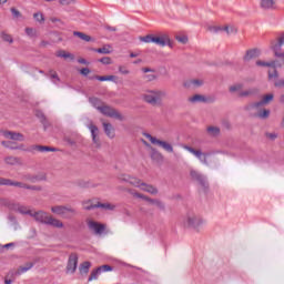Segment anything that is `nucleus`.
<instances>
[{
  "instance_id": "obj_26",
  "label": "nucleus",
  "mask_w": 284,
  "mask_h": 284,
  "mask_svg": "<svg viewBox=\"0 0 284 284\" xmlns=\"http://www.w3.org/2000/svg\"><path fill=\"white\" fill-rule=\"evenodd\" d=\"M90 81H94V79H97V81H114L116 79L115 75H91L89 77Z\"/></svg>"
},
{
  "instance_id": "obj_9",
  "label": "nucleus",
  "mask_w": 284,
  "mask_h": 284,
  "mask_svg": "<svg viewBox=\"0 0 284 284\" xmlns=\"http://www.w3.org/2000/svg\"><path fill=\"white\" fill-rule=\"evenodd\" d=\"M185 223L189 227L196 230L203 225V219L200 215H196V213H189Z\"/></svg>"
},
{
  "instance_id": "obj_29",
  "label": "nucleus",
  "mask_w": 284,
  "mask_h": 284,
  "mask_svg": "<svg viewBox=\"0 0 284 284\" xmlns=\"http://www.w3.org/2000/svg\"><path fill=\"white\" fill-rule=\"evenodd\" d=\"M255 94H258V89L253 88V89H248L246 91H242L239 93V97L241 98H245V97H255Z\"/></svg>"
},
{
  "instance_id": "obj_17",
  "label": "nucleus",
  "mask_w": 284,
  "mask_h": 284,
  "mask_svg": "<svg viewBox=\"0 0 284 284\" xmlns=\"http://www.w3.org/2000/svg\"><path fill=\"white\" fill-rule=\"evenodd\" d=\"M140 189L142 190V192H148L149 194H152L153 196H155V194H159V189H156V186H154L152 184H148L145 182L141 183Z\"/></svg>"
},
{
  "instance_id": "obj_56",
  "label": "nucleus",
  "mask_w": 284,
  "mask_h": 284,
  "mask_svg": "<svg viewBox=\"0 0 284 284\" xmlns=\"http://www.w3.org/2000/svg\"><path fill=\"white\" fill-rule=\"evenodd\" d=\"M130 176H131V175L122 174V175H120L119 180H120L122 183H130Z\"/></svg>"
},
{
  "instance_id": "obj_64",
  "label": "nucleus",
  "mask_w": 284,
  "mask_h": 284,
  "mask_svg": "<svg viewBox=\"0 0 284 284\" xmlns=\"http://www.w3.org/2000/svg\"><path fill=\"white\" fill-rule=\"evenodd\" d=\"M277 44L278 45H284V33H282V36L278 38Z\"/></svg>"
},
{
  "instance_id": "obj_10",
  "label": "nucleus",
  "mask_w": 284,
  "mask_h": 284,
  "mask_svg": "<svg viewBox=\"0 0 284 284\" xmlns=\"http://www.w3.org/2000/svg\"><path fill=\"white\" fill-rule=\"evenodd\" d=\"M77 265H79V256L77 253H72L69 256V261L67 264V274H74L77 272Z\"/></svg>"
},
{
  "instance_id": "obj_31",
  "label": "nucleus",
  "mask_w": 284,
  "mask_h": 284,
  "mask_svg": "<svg viewBox=\"0 0 284 284\" xmlns=\"http://www.w3.org/2000/svg\"><path fill=\"white\" fill-rule=\"evenodd\" d=\"M73 37H78L82 41H87V42L94 41V39H92V37L88 36L81 31H74Z\"/></svg>"
},
{
  "instance_id": "obj_46",
  "label": "nucleus",
  "mask_w": 284,
  "mask_h": 284,
  "mask_svg": "<svg viewBox=\"0 0 284 284\" xmlns=\"http://www.w3.org/2000/svg\"><path fill=\"white\" fill-rule=\"evenodd\" d=\"M93 52H98L99 54H110V47H103V48H99V49H92Z\"/></svg>"
},
{
  "instance_id": "obj_13",
  "label": "nucleus",
  "mask_w": 284,
  "mask_h": 284,
  "mask_svg": "<svg viewBox=\"0 0 284 284\" xmlns=\"http://www.w3.org/2000/svg\"><path fill=\"white\" fill-rule=\"evenodd\" d=\"M90 132H91V136H92V141L95 145V148H101V140L99 139V126L94 125V123H90L88 125Z\"/></svg>"
},
{
  "instance_id": "obj_14",
  "label": "nucleus",
  "mask_w": 284,
  "mask_h": 284,
  "mask_svg": "<svg viewBox=\"0 0 284 284\" xmlns=\"http://www.w3.org/2000/svg\"><path fill=\"white\" fill-rule=\"evenodd\" d=\"M2 136H4V139H10L11 141H26V135L14 131H2Z\"/></svg>"
},
{
  "instance_id": "obj_3",
  "label": "nucleus",
  "mask_w": 284,
  "mask_h": 284,
  "mask_svg": "<svg viewBox=\"0 0 284 284\" xmlns=\"http://www.w3.org/2000/svg\"><path fill=\"white\" fill-rule=\"evenodd\" d=\"M165 97H168V93L165 91L150 90L142 95V99L143 101H145V103H149L150 105H161Z\"/></svg>"
},
{
  "instance_id": "obj_47",
  "label": "nucleus",
  "mask_w": 284,
  "mask_h": 284,
  "mask_svg": "<svg viewBox=\"0 0 284 284\" xmlns=\"http://www.w3.org/2000/svg\"><path fill=\"white\" fill-rule=\"evenodd\" d=\"M33 19H36V21H38L39 23H44V21H45V18L43 17V13H41V12L34 13Z\"/></svg>"
},
{
  "instance_id": "obj_4",
  "label": "nucleus",
  "mask_w": 284,
  "mask_h": 284,
  "mask_svg": "<svg viewBox=\"0 0 284 284\" xmlns=\"http://www.w3.org/2000/svg\"><path fill=\"white\" fill-rule=\"evenodd\" d=\"M51 212L58 214V216H62V219H72L77 216V209L72 206L55 205L51 207Z\"/></svg>"
},
{
  "instance_id": "obj_33",
  "label": "nucleus",
  "mask_w": 284,
  "mask_h": 284,
  "mask_svg": "<svg viewBox=\"0 0 284 284\" xmlns=\"http://www.w3.org/2000/svg\"><path fill=\"white\" fill-rule=\"evenodd\" d=\"M256 65L261 68H276V61L265 62L263 60H257Z\"/></svg>"
},
{
  "instance_id": "obj_32",
  "label": "nucleus",
  "mask_w": 284,
  "mask_h": 284,
  "mask_svg": "<svg viewBox=\"0 0 284 284\" xmlns=\"http://www.w3.org/2000/svg\"><path fill=\"white\" fill-rule=\"evenodd\" d=\"M34 267V262H28L24 266L18 268V274H26L29 270Z\"/></svg>"
},
{
  "instance_id": "obj_2",
  "label": "nucleus",
  "mask_w": 284,
  "mask_h": 284,
  "mask_svg": "<svg viewBox=\"0 0 284 284\" xmlns=\"http://www.w3.org/2000/svg\"><path fill=\"white\" fill-rule=\"evenodd\" d=\"M31 216L43 225H51L52 227L61 229L63 227V222L54 219L52 215H48L45 211L31 212Z\"/></svg>"
},
{
  "instance_id": "obj_58",
  "label": "nucleus",
  "mask_w": 284,
  "mask_h": 284,
  "mask_svg": "<svg viewBox=\"0 0 284 284\" xmlns=\"http://www.w3.org/2000/svg\"><path fill=\"white\" fill-rule=\"evenodd\" d=\"M265 136H266V139H270L271 141H276V139L278 138V134H276V133H266Z\"/></svg>"
},
{
  "instance_id": "obj_60",
  "label": "nucleus",
  "mask_w": 284,
  "mask_h": 284,
  "mask_svg": "<svg viewBox=\"0 0 284 284\" xmlns=\"http://www.w3.org/2000/svg\"><path fill=\"white\" fill-rule=\"evenodd\" d=\"M60 6H71L74 3V0H59Z\"/></svg>"
},
{
  "instance_id": "obj_5",
  "label": "nucleus",
  "mask_w": 284,
  "mask_h": 284,
  "mask_svg": "<svg viewBox=\"0 0 284 284\" xmlns=\"http://www.w3.org/2000/svg\"><path fill=\"white\" fill-rule=\"evenodd\" d=\"M129 194H131L135 199H142L143 201H146V203H151V205H156L159 210H165V204L159 199H152L142 193L135 192L134 190H129Z\"/></svg>"
},
{
  "instance_id": "obj_22",
  "label": "nucleus",
  "mask_w": 284,
  "mask_h": 284,
  "mask_svg": "<svg viewBox=\"0 0 284 284\" xmlns=\"http://www.w3.org/2000/svg\"><path fill=\"white\" fill-rule=\"evenodd\" d=\"M102 125H103L104 134H106L109 139H114L115 136L114 126H112V124L108 122H103Z\"/></svg>"
},
{
  "instance_id": "obj_53",
  "label": "nucleus",
  "mask_w": 284,
  "mask_h": 284,
  "mask_svg": "<svg viewBox=\"0 0 284 284\" xmlns=\"http://www.w3.org/2000/svg\"><path fill=\"white\" fill-rule=\"evenodd\" d=\"M10 10H11V13L14 17V19H20L21 11L17 10V8H14V7H12Z\"/></svg>"
},
{
  "instance_id": "obj_50",
  "label": "nucleus",
  "mask_w": 284,
  "mask_h": 284,
  "mask_svg": "<svg viewBox=\"0 0 284 284\" xmlns=\"http://www.w3.org/2000/svg\"><path fill=\"white\" fill-rule=\"evenodd\" d=\"M91 103L94 105V108H97V110L103 105V103L98 98L91 99Z\"/></svg>"
},
{
  "instance_id": "obj_44",
  "label": "nucleus",
  "mask_w": 284,
  "mask_h": 284,
  "mask_svg": "<svg viewBox=\"0 0 284 284\" xmlns=\"http://www.w3.org/2000/svg\"><path fill=\"white\" fill-rule=\"evenodd\" d=\"M14 150H21L22 152H34V149H32V145L27 148L26 144L16 145Z\"/></svg>"
},
{
  "instance_id": "obj_35",
  "label": "nucleus",
  "mask_w": 284,
  "mask_h": 284,
  "mask_svg": "<svg viewBox=\"0 0 284 284\" xmlns=\"http://www.w3.org/2000/svg\"><path fill=\"white\" fill-rule=\"evenodd\" d=\"M57 57H59L60 59H74V55L72 53L65 52L64 50H60L57 52L55 54Z\"/></svg>"
},
{
  "instance_id": "obj_59",
  "label": "nucleus",
  "mask_w": 284,
  "mask_h": 284,
  "mask_svg": "<svg viewBox=\"0 0 284 284\" xmlns=\"http://www.w3.org/2000/svg\"><path fill=\"white\" fill-rule=\"evenodd\" d=\"M78 185L80 187H90V182H85L83 180L78 181Z\"/></svg>"
},
{
  "instance_id": "obj_20",
  "label": "nucleus",
  "mask_w": 284,
  "mask_h": 284,
  "mask_svg": "<svg viewBox=\"0 0 284 284\" xmlns=\"http://www.w3.org/2000/svg\"><path fill=\"white\" fill-rule=\"evenodd\" d=\"M4 163L7 165H23V162L21 161V158L12 156V155L6 156L4 158Z\"/></svg>"
},
{
  "instance_id": "obj_39",
  "label": "nucleus",
  "mask_w": 284,
  "mask_h": 284,
  "mask_svg": "<svg viewBox=\"0 0 284 284\" xmlns=\"http://www.w3.org/2000/svg\"><path fill=\"white\" fill-rule=\"evenodd\" d=\"M38 116L43 125V129L48 130V128H50V125H51L50 121H48V118H45V115L43 113L38 114Z\"/></svg>"
},
{
  "instance_id": "obj_52",
  "label": "nucleus",
  "mask_w": 284,
  "mask_h": 284,
  "mask_svg": "<svg viewBox=\"0 0 284 284\" xmlns=\"http://www.w3.org/2000/svg\"><path fill=\"white\" fill-rule=\"evenodd\" d=\"M268 78L278 79V71L276 70V68H273V71H268Z\"/></svg>"
},
{
  "instance_id": "obj_30",
  "label": "nucleus",
  "mask_w": 284,
  "mask_h": 284,
  "mask_svg": "<svg viewBox=\"0 0 284 284\" xmlns=\"http://www.w3.org/2000/svg\"><path fill=\"white\" fill-rule=\"evenodd\" d=\"M270 114H271L270 109H261V110L255 114V116H256L257 119H262L263 121H265V119H270Z\"/></svg>"
},
{
  "instance_id": "obj_49",
  "label": "nucleus",
  "mask_w": 284,
  "mask_h": 284,
  "mask_svg": "<svg viewBox=\"0 0 284 284\" xmlns=\"http://www.w3.org/2000/svg\"><path fill=\"white\" fill-rule=\"evenodd\" d=\"M49 77L50 79L55 80L58 82L61 81V78H59V73H57V71L54 70L49 71Z\"/></svg>"
},
{
  "instance_id": "obj_43",
  "label": "nucleus",
  "mask_w": 284,
  "mask_h": 284,
  "mask_svg": "<svg viewBox=\"0 0 284 284\" xmlns=\"http://www.w3.org/2000/svg\"><path fill=\"white\" fill-rule=\"evenodd\" d=\"M1 39H2V41H6L7 43H14L12 36H10L3 31L1 32Z\"/></svg>"
},
{
  "instance_id": "obj_11",
  "label": "nucleus",
  "mask_w": 284,
  "mask_h": 284,
  "mask_svg": "<svg viewBox=\"0 0 284 284\" xmlns=\"http://www.w3.org/2000/svg\"><path fill=\"white\" fill-rule=\"evenodd\" d=\"M184 150H187V152H190L191 154H194V156H196V159H199L201 163H204V165H207V153H203V151L195 150L194 148L189 145H185Z\"/></svg>"
},
{
  "instance_id": "obj_18",
  "label": "nucleus",
  "mask_w": 284,
  "mask_h": 284,
  "mask_svg": "<svg viewBox=\"0 0 284 284\" xmlns=\"http://www.w3.org/2000/svg\"><path fill=\"white\" fill-rule=\"evenodd\" d=\"M260 6L262 10H276V1L275 0H261Z\"/></svg>"
},
{
  "instance_id": "obj_61",
  "label": "nucleus",
  "mask_w": 284,
  "mask_h": 284,
  "mask_svg": "<svg viewBox=\"0 0 284 284\" xmlns=\"http://www.w3.org/2000/svg\"><path fill=\"white\" fill-rule=\"evenodd\" d=\"M119 72L121 73V74H130V70H128L125 67H123V65H120L119 67Z\"/></svg>"
},
{
  "instance_id": "obj_34",
  "label": "nucleus",
  "mask_w": 284,
  "mask_h": 284,
  "mask_svg": "<svg viewBox=\"0 0 284 284\" xmlns=\"http://www.w3.org/2000/svg\"><path fill=\"white\" fill-rule=\"evenodd\" d=\"M90 267H92V263L85 261L82 264H80V273L81 274H88L90 272Z\"/></svg>"
},
{
  "instance_id": "obj_21",
  "label": "nucleus",
  "mask_w": 284,
  "mask_h": 284,
  "mask_svg": "<svg viewBox=\"0 0 284 284\" xmlns=\"http://www.w3.org/2000/svg\"><path fill=\"white\" fill-rule=\"evenodd\" d=\"M151 159L152 161H155V163H163L164 161L163 154L159 152V150L152 146H151Z\"/></svg>"
},
{
  "instance_id": "obj_28",
  "label": "nucleus",
  "mask_w": 284,
  "mask_h": 284,
  "mask_svg": "<svg viewBox=\"0 0 284 284\" xmlns=\"http://www.w3.org/2000/svg\"><path fill=\"white\" fill-rule=\"evenodd\" d=\"M17 187H22L23 190H32L34 192H41V186L30 185L22 182H18Z\"/></svg>"
},
{
  "instance_id": "obj_25",
  "label": "nucleus",
  "mask_w": 284,
  "mask_h": 284,
  "mask_svg": "<svg viewBox=\"0 0 284 284\" xmlns=\"http://www.w3.org/2000/svg\"><path fill=\"white\" fill-rule=\"evenodd\" d=\"M206 102H207V98H205V95L195 94L189 98V103H206Z\"/></svg>"
},
{
  "instance_id": "obj_16",
  "label": "nucleus",
  "mask_w": 284,
  "mask_h": 284,
  "mask_svg": "<svg viewBox=\"0 0 284 284\" xmlns=\"http://www.w3.org/2000/svg\"><path fill=\"white\" fill-rule=\"evenodd\" d=\"M261 57V50L258 49H250L246 51L245 55L243 57V61H252V59H256Z\"/></svg>"
},
{
  "instance_id": "obj_1",
  "label": "nucleus",
  "mask_w": 284,
  "mask_h": 284,
  "mask_svg": "<svg viewBox=\"0 0 284 284\" xmlns=\"http://www.w3.org/2000/svg\"><path fill=\"white\" fill-rule=\"evenodd\" d=\"M142 43H155V45H160V48H172V40H170V36L168 33H159L158 36L154 34H146L144 37L139 38Z\"/></svg>"
},
{
  "instance_id": "obj_37",
  "label": "nucleus",
  "mask_w": 284,
  "mask_h": 284,
  "mask_svg": "<svg viewBox=\"0 0 284 284\" xmlns=\"http://www.w3.org/2000/svg\"><path fill=\"white\" fill-rule=\"evenodd\" d=\"M17 184H18L17 181H12L6 178H0V185H10V186L17 187Z\"/></svg>"
},
{
  "instance_id": "obj_6",
  "label": "nucleus",
  "mask_w": 284,
  "mask_h": 284,
  "mask_svg": "<svg viewBox=\"0 0 284 284\" xmlns=\"http://www.w3.org/2000/svg\"><path fill=\"white\" fill-rule=\"evenodd\" d=\"M98 110L101 112V114H104V116H110V119H118V121H123L124 119L119 111L110 105L103 104L102 106H98Z\"/></svg>"
},
{
  "instance_id": "obj_55",
  "label": "nucleus",
  "mask_w": 284,
  "mask_h": 284,
  "mask_svg": "<svg viewBox=\"0 0 284 284\" xmlns=\"http://www.w3.org/2000/svg\"><path fill=\"white\" fill-rule=\"evenodd\" d=\"M176 41H179V43H187V37L186 36H176L175 37Z\"/></svg>"
},
{
  "instance_id": "obj_19",
  "label": "nucleus",
  "mask_w": 284,
  "mask_h": 284,
  "mask_svg": "<svg viewBox=\"0 0 284 284\" xmlns=\"http://www.w3.org/2000/svg\"><path fill=\"white\" fill-rule=\"evenodd\" d=\"M184 88L192 89V88H201L203 85V80L192 79L187 80L183 83Z\"/></svg>"
},
{
  "instance_id": "obj_48",
  "label": "nucleus",
  "mask_w": 284,
  "mask_h": 284,
  "mask_svg": "<svg viewBox=\"0 0 284 284\" xmlns=\"http://www.w3.org/2000/svg\"><path fill=\"white\" fill-rule=\"evenodd\" d=\"M18 212H20V214H29V216H32V211L28 210L26 206H18Z\"/></svg>"
},
{
  "instance_id": "obj_12",
  "label": "nucleus",
  "mask_w": 284,
  "mask_h": 284,
  "mask_svg": "<svg viewBox=\"0 0 284 284\" xmlns=\"http://www.w3.org/2000/svg\"><path fill=\"white\" fill-rule=\"evenodd\" d=\"M88 227L89 230H91V232H93L95 235H99V236H101V234L105 232V224H102L92 220L88 222Z\"/></svg>"
},
{
  "instance_id": "obj_15",
  "label": "nucleus",
  "mask_w": 284,
  "mask_h": 284,
  "mask_svg": "<svg viewBox=\"0 0 284 284\" xmlns=\"http://www.w3.org/2000/svg\"><path fill=\"white\" fill-rule=\"evenodd\" d=\"M190 174L193 181H197L202 187H207V181H205V178L199 171L191 170Z\"/></svg>"
},
{
  "instance_id": "obj_36",
  "label": "nucleus",
  "mask_w": 284,
  "mask_h": 284,
  "mask_svg": "<svg viewBox=\"0 0 284 284\" xmlns=\"http://www.w3.org/2000/svg\"><path fill=\"white\" fill-rule=\"evenodd\" d=\"M206 132L210 136H219V134H221V129H219V126H209Z\"/></svg>"
},
{
  "instance_id": "obj_45",
  "label": "nucleus",
  "mask_w": 284,
  "mask_h": 284,
  "mask_svg": "<svg viewBox=\"0 0 284 284\" xmlns=\"http://www.w3.org/2000/svg\"><path fill=\"white\" fill-rule=\"evenodd\" d=\"M1 145H3V148H8V150H14L17 146L12 141H2Z\"/></svg>"
},
{
  "instance_id": "obj_7",
  "label": "nucleus",
  "mask_w": 284,
  "mask_h": 284,
  "mask_svg": "<svg viewBox=\"0 0 284 284\" xmlns=\"http://www.w3.org/2000/svg\"><path fill=\"white\" fill-rule=\"evenodd\" d=\"M143 136H145V139H149V141L153 145H159V148H163L165 152H169V153L174 152V146H172V144L168 143L166 141L159 140L155 136H152V134L150 133H143Z\"/></svg>"
},
{
  "instance_id": "obj_63",
  "label": "nucleus",
  "mask_w": 284,
  "mask_h": 284,
  "mask_svg": "<svg viewBox=\"0 0 284 284\" xmlns=\"http://www.w3.org/2000/svg\"><path fill=\"white\" fill-rule=\"evenodd\" d=\"M144 79H146L148 81H155L156 77L154 74H146L144 75Z\"/></svg>"
},
{
  "instance_id": "obj_8",
  "label": "nucleus",
  "mask_w": 284,
  "mask_h": 284,
  "mask_svg": "<svg viewBox=\"0 0 284 284\" xmlns=\"http://www.w3.org/2000/svg\"><path fill=\"white\" fill-rule=\"evenodd\" d=\"M272 101H274V94L268 93V94H265L261 101L254 102L251 105L245 106V110H254V109L258 110L263 105H270V103H272Z\"/></svg>"
},
{
  "instance_id": "obj_51",
  "label": "nucleus",
  "mask_w": 284,
  "mask_h": 284,
  "mask_svg": "<svg viewBox=\"0 0 284 284\" xmlns=\"http://www.w3.org/2000/svg\"><path fill=\"white\" fill-rule=\"evenodd\" d=\"M239 90H243L242 83L230 87V92H239Z\"/></svg>"
},
{
  "instance_id": "obj_62",
  "label": "nucleus",
  "mask_w": 284,
  "mask_h": 284,
  "mask_svg": "<svg viewBox=\"0 0 284 284\" xmlns=\"http://www.w3.org/2000/svg\"><path fill=\"white\" fill-rule=\"evenodd\" d=\"M80 74H82V77H88V74H90V69H88V68L81 69Z\"/></svg>"
},
{
  "instance_id": "obj_38",
  "label": "nucleus",
  "mask_w": 284,
  "mask_h": 284,
  "mask_svg": "<svg viewBox=\"0 0 284 284\" xmlns=\"http://www.w3.org/2000/svg\"><path fill=\"white\" fill-rule=\"evenodd\" d=\"M83 210L90 211V210H97V206H94V203H92V200H85L82 202Z\"/></svg>"
},
{
  "instance_id": "obj_40",
  "label": "nucleus",
  "mask_w": 284,
  "mask_h": 284,
  "mask_svg": "<svg viewBox=\"0 0 284 284\" xmlns=\"http://www.w3.org/2000/svg\"><path fill=\"white\" fill-rule=\"evenodd\" d=\"M94 207H101V210H114V205L110 204V203H101L98 202L97 204H94Z\"/></svg>"
},
{
  "instance_id": "obj_57",
  "label": "nucleus",
  "mask_w": 284,
  "mask_h": 284,
  "mask_svg": "<svg viewBox=\"0 0 284 284\" xmlns=\"http://www.w3.org/2000/svg\"><path fill=\"white\" fill-rule=\"evenodd\" d=\"M98 268H101V272H112V266H110L108 264L99 266Z\"/></svg>"
},
{
  "instance_id": "obj_24",
  "label": "nucleus",
  "mask_w": 284,
  "mask_h": 284,
  "mask_svg": "<svg viewBox=\"0 0 284 284\" xmlns=\"http://www.w3.org/2000/svg\"><path fill=\"white\" fill-rule=\"evenodd\" d=\"M212 30H214V32H219L220 30H223L224 32H226V34H236V32H239V30L236 28L229 27V26H225L223 28L213 27Z\"/></svg>"
},
{
  "instance_id": "obj_23",
  "label": "nucleus",
  "mask_w": 284,
  "mask_h": 284,
  "mask_svg": "<svg viewBox=\"0 0 284 284\" xmlns=\"http://www.w3.org/2000/svg\"><path fill=\"white\" fill-rule=\"evenodd\" d=\"M32 150L36 152H58L59 150L57 148H52V146H45V145H32Z\"/></svg>"
},
{
  "instance_id": "obj_41",
  "label": "nucleus",
  "mask_w": 284,
  "mask_h": 284,
  "mask_svg": "<svg viewBox=\"0 0 284 284\" xmlns=\"http://www.w3.org/2000/svg\"><path fill=\"white\" fill-rule=\"evenodd\" d=\"M99 274H101V268H94L89 276V282L97 281V278H99Z\"/></svg>"
},
{
  "instance_id": "obj_54",
  "label": "nucleus",
  "mask_w": 284,
  "mask_h": 284,
  "mask_svg": "<svg viewBox=\"0 0 284 284\" xmlns=\"http://www.w3.org/2000/svg\"><path fill=\"white\" fill-rule=\"evenodd\" d=\"M100 63H103V65H110V63H112V59L110 57H104L102 59L99 60Z\"/></svg>"
},
{
  "instance_id": "obj_27",
  "label": "nucleus",
  "mask_w": 284,
  "mask_h": 284,
  "mask_svg": "<svg viewBox=\"0 0 284 284\" xmlns=\"http://www.w3.org/2000/svg\"><path fill=\"white\" fill-rule=\"evenodd\" d=\"M282 48L283 45L275 43L271 47V50H273L275 57H277V59H283L284 53L282 52Z\"/></svg>"
},
{
  "instance_id": "obj_42",
  "label": "nucleus",
  "mask_w": 284,
  "mask_h": 284,
  "mask_svg": "<svg viewBox=\"0 0 284 284\" xmlns=\"http://www.w3.org/2000/svg\"><path fill=\"white\" fill-rule=\"evenodd\" d=\"M129 183H130V185H133L134 187H141L142 182L138 178L130 175Z\"/></svg>"
}]
</instances>
